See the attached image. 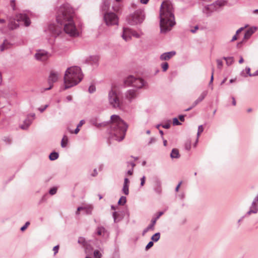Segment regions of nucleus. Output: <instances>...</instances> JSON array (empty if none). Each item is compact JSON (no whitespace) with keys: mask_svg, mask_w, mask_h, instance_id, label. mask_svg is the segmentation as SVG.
<instances>
[{"mask_svg":"<svg viewBox=\"0 0 258 258\" xmlns=\"http://www.w3.org/2000/svg\"><path fill=\"white\" fill-rule=\"evenodd\" d=\"M98 175V172L96 169H94L93 170V173L91 174V175L93 177H95Z\"/></svg>","mask_w":258,"mask_h":258,"instance_id":"obj_60","label":"nucleus"},{"mask_svg":"<svg viewBox=\"0 0 258 258\" xmlns=\"http://www.w3.org/2000/svg\"><path fill=\"white\" fill-rule=\"evenodd\" d=\"M208 93V91L207 90L203 91L198 98L202 102L207 96Z\"/></svg>","mask_w":258,"mask_h":258,"instance_id":"obj_32","label":"nucleus"},{"mask_svg":"<svg viewBox=\"0 0 258 258\" xmlns=\"http://www.w3.org/2000/svg\"><path fill=\"white\" fill-rule=\"evenodd\" d=\"M58 248H59L58 245H56L53 247V250L54 251V254H55L56 253L58 252Z\"/></svg>","mask_w":258,"mask_h":258,"instance_id":"obj_64","label":"nucleus"},{"mask_svg":"<svg viewBox=\"0 0 258 258\" xmlns=\"http://www.w3.org/2000/svg\"><path fill=\"white\" fill-rule=\"evenodd\" d=\"M160 237V233L159 232H157L151 237V239L153 242H157L159 240Z\"/></svg>","mask_w":258,"mask_h":258,"instance_id":"obj_31","label":"nucleus"},{"mask_svg":"<svg viewBox=\"0 0 258 258\" xmlns=\"http://www.w3.org/2000/svg\"><path fill=\"white\" fill-rule=\"evenodd\" d=\"M17 42H16L13 39H6L4 40L3 42L0 44V52H3L10 48Z\"/></svg>","mask_w":258,"mask_h":258,"instance_id":"obj_13","label":"nucleus"},{"mask_svg":"<svg viewBox=\"0 0 258 258\" xmlns=\"http://www.w3.org/2000/svg\"><path fill=\"white\" fill-rule=\"evenodd\" d=\"M93 209V207L92 205H84L81 207H79L77 208V211L76 212V214L79 215L80 214V211H83L85 214L87 215H91L92 214Z\"/></svg>","mask_w":258,"mask_h":258,"instance_id":"obj_19","label":"nucleus"},{"mask_svg":"<svg viewBox=\"0 0 258 258\" xmlns=\"http://www.w3.org/2000/svg\"><path fill=\"white\" fill-rule=\"evenodd\" d=\"M217 67L218 69H221L223 66V61L221 59L217 60Z\"/></svg>","mask_w":258,"mask_h":258,"instance_id":"obj_50","label":"nucleus"},{"mask_svg":"<svg viewBox=\"0 0 258 258\" xmlns=\"http://www.w3.org/2000/svg\"><path fill=\"white\" fill-rule=\"evenodd\" d=\"M203 131H204V127H203V125H199L198 127V130L197 139L196 140V142H198L199 137L200 136V134L203 132Z\"/></svg>","mask_w":258,"mask_h":258,"instance_id":"obj_38","label":"nucleus"},{"mask_svg":"<svg viewBox=\"0 0 258 258\" xmlns=\"http://www.w3.org/2000/svg\"><path fill=\"white\" fill-rule=\"evenodd\" d=\"M66 34L65 37L68 38V37L71 38L77 37L80 36V33H64Z\"/></svg>","mask_w":258,"mask_h":258,"instance_id":"obj_41","label":"nucleus"},{"mask_svg":"<svg viewBox=\"0 0 258 258\" xmlns=\"http://www.w3.org/2000/svg\"><path fill=\"white\" fill-rule=\"evenodd\" d=\"M48 105L46 104L43 107H39L38 110L42 113L48 107Z\"/></svg>","mask_w":258,"mask_h":258,"instance_id":"obj_57","label":"nucleus"},{"mask_svg":"<svg viewBox=\"0 0 258 258\" xmlns=\"http://www.w3.org/2000/svg\"><path fill=\"white\" fill-rule=\"evenodd\" d=\"M102 255L100 251L95 250L93 253L94 258H101Z\"/></svg>","mask_w":258,"mask_h":258,"instance_id":"obj_40","label":"nucleus"},{"mask_svg":"<svg viewBox=\"0 0 258 258\" xmlns=\"http://www.w3.org/2000/svg\"><path fill=\"white\" fill-rule=\"evenodd\" d=\"M135 163H132V168H131V169L127 171L126 174L127 175H132L133 174L134 168L135 167Z\"/></svg>","mask_w":258,"mask_h":258,"instance_id":"obj_44","label":"nucleus"},{"mask_svg":"<svg viewBox=\"0 0 258 258\" xmlns=\"http://www.w3.org/2000/svg\"><path fill=\"white\" fill-rule=\"evenodd\" d=\"M83 74L78 66L68 68L65 72L63 81L64 89H67L78 84L83 79Z\"/></svg>","mask_w":258,"mask_h":258,"instance_id":"obj_4","label":"nucleus"},{"mask_svg":"<svg viewBox=\"0 0 258 258\" xmlns=\"http://www.w3.org/2000/svg\"><path fill=\"white\" fill-rule=\"evenodd\" d=\"M145 18L144 12L142 10H138L131 15L127 18L128 23L134 25L142 23Z\"/></svg>","mask_w":258,"mask_h":258,"instance_id":"obj_8","label":"nucleus"},{"mask_svg":"<svg viewBox=\"0 0 258 258\" xmlns=\"http://www.w3.org/2000/svg\"><path fill=\"white\" fill-rule=\"evenodd\" d=\"M57 188L53 187L50 189L49 190V194L51 195H54L56 193Z\"/></svg>","mask_w":258,"mask_h":258,"instance_id":"obj_45","label":"nucleus"},{"mask_svg":"<svg viewBox=\"0 0 258 258\" xmlns=\"http://www.w3.org/2000/svg\"><path fill=\"white\" fill-rule=\"evenodd\" d=\"M96 91V87L94 85H91L88 89L90 93H93Z\"/></svg>","mask_w":258,"mask_h":258,"instance_id":"obj_46","label":"nucleus"},{"mask_svg":"<svg viewBox=\"0 0 258 258\" xmlns=\"http://www.w3.org/2000/svg\"><path fill=\"white\" fill-rule=\"evenodd\" d=\"M103 19L108 26L118 25V17L113 12H106L104 14Z\"/></svg>","mask_w":258,"mask_h":258,"instance_id":"obj_9","label":"nucleus"},{"mask_svg":"<svg viewBox=\"0 0 258 258\" xmlns=\"http://www.w3.org/2000/svg\"><path fill=\"white\" fill-rule=\"evenodd\" d=\"M117 3L121 2V0H115ZM120 9V6L118 4L114 5L112 6V10L115 12H118Z\"/></svg>","mask_w":258,"mask_h":258,"instance_id":"obj_37","label":"nucleus"},{"mask_svg":"<svg viewBox=\"0 0 258 258\" xmlns=\"http://www.w3.org/2000/svg\"><path fill=\"white\" fill-rule=\"evenodd\" d=\"M223 59L225 60L228 66L232 64L234 60L233 57H224Z\"/></svg>","mask_w":258,"mask_h":258,"instance_id":"obj_34","label":"nucleus"},{"mask_svg":"<svg viewBox=\"0 0 258 258\" xmlns=\"http://www.w3.org/2000/svg\"><path fill=\"white\" fill-rule=\"evenodd\" d=\"M153 189L154 191L158 195H160L162 193L161 181L158 178H156L154 179Z\"/></svg>","mask_w":258,"mask_h":258,"instance_id":"obj_20","label":"nucleus"},{"mask_svg":"<svg viewBox=\"0 0 258 258\" xmlns=\"http://www.w3.org/2000/svg\"><path fill=\"white\" fill-rule=\"evenodd\" d=\"M78 242L80 244L82 245L83 247H85V252L87 253V248L86 247L87 246V243L84 237H80L78 238Z\"/></svg>","mask_w":258,"mask_h":258,"instance_id":"obj_29","label":"nucleus"},{"mask_svg":"<svg viewBox=\"0 0 258 258\" xmlns=\"http://www.w3.org/2000/svg\"><path fill=\"white\" fill-rule=\"evenodd\" d=\"M201 102V100H200L199 99L197 98L192 104V107H195Z\"/></svg>","mask_w":258,"mask_h":258,"instance_id":"obj_55","label":"nucleus"},{"mask_svg":"<svg viewBox=\"0 0 258 258\" xmlns=\"http://www.w3.org/2000/svg\"><path fill=\"white\" fill-rule=\"evenodd\" d=\"M68 139L66 136L62 138L61 142V146L62 148H65L68 144Z\"/></svg>","mask_w":258,"mask_h":258,"instance_id":"obj_35","label":"nucleus"},{"mask_svg":"<svg viewBox=\"0 0 258 258\" xmlns=\"http://www.w3.org/2000/svg\"><path fill=\"white\" fill-rule=\"evenodd\" d=\"M162 127L164 128L168 129L170 127V123H167L162 125Z\"/></svg>","mask_w":258,"mask_h":258,"instance_id":"obj_63","label":"nucleus"},{"mask_svg":"<svg viewBox=\"0 0 258 258\" xmlns=\"http://www.w3.org/2000/svg\"><path fill=\"white\" fill-rule=\"evenodd\" d=\"M248 25H245L243 27H241L240 28H239V29H238L236 31V32H241L242 31H244L246 28H248Z\"/></svg>","mask_w":258,"mask_h":258,"instance_id":"obj_47","label":"nucleus"},{"mask_svg":"<svg viewBox=\"0 0 258 258\" xmlns=\"http://www.w3.org/2000/svg\"><path fill=\"white\" fill-rule=\"evenodd\" d=\"M176 54L175 51H171L162 53L160 56V59L161 60H168Z\"/></svg>","mask_w":258,"mask_h":258,"instance_id":"obj_24","label":"nucleus"},{"mask_svg":"<svg viewBox=\"0 0 258 258\" xmlns=\"http://www.w3.org/2000/svg\"><path fill=\"white\" fill-rule=\"evenodd\" d=\"M201 102V100H200L199 99L197 98L192 104V107H195Z\"/></svg>","mask_w":258,"mask_h":258,"instance_id":"obj_56","label":"nucleus"},{"mask_svg":"<svg viewBox=\"0 0 258 258\" xmlns=\"http://www.w3.org/2000/svg\"><path fill=\"white\" fill-rule=\"evenodd\" d=\"M108 99L109 104L112 107L121 109L123 107L122 101L119 98V94L116 91L113 89H111L108 92Z\"/></svg>","mask_w":258,"mask_h":258,"instance_id":"obj_6","label":"nucleus"},{"mask_svg":"<svg viewBox=\"0 0 258 258\" xmlns=\"http://www.w3.org/2000/svg\"><path fill=\"white\" fill-rule=\"evenodd\" d=\"M173 124L174 125H179L181 124V123L177 118L175 117L173 119Z\"/></svg>","mask_w":258,"mask_h":258,"instance_id":"obj_49","label":"nucleus"},{"mask_svg":"<svg viewBox=\"0 0 258 258\" xmlns=\"http://www.w3.org/2000/svg\"><path fill=\"white\" fill-rule=\"evenodd\" d=\"M124 83L126 86H132L137 89H141L146 87L147 83L143 79L140 78H136L133 76H129L124 80Z\"/></svg>","mask_w":258,"mask_h":258,"instance_id":"obj_7","label":"nucleus"},{"mask_svg":"<svg viewBox=\"0 0 258 258\" xmlns=\"http://www.w3.org/2000/svg\"><path fill=\"white\" fill-rule=\"evenodd\" d=\"M248 216H245L244 215L242 217H241L237 221V223L239 225H240V223L242 221V220H243V219L245 218V217H248Z\"/></svg>","mask_w":258,"mask_h":258,"instance_id":"obj_62","label":"nucleus"},{"mask_svg":"<svg viewBox=\"0 0 258 258\" xmlns=\"http://www.w3.org/2000/svg\"><path fill=\"white\" fill-rule=\"evenodd\" d=\"M127 128V124L118 115H111L110 127L108 129V132L109 135L108 144L110 145L111 140H115L118 142L122 141L125 137Z\"/></svg>","mask_w":258,"mask_h":258,"instance_id":"obj_3","label":"nucleus"},{"mask_svg":"<svg viewBox=\"0 0 258 258\" xmlns=\"http://www.w3.org/2000/svg\"><path fill=\"white\" fill-rule=\"evenodd\" d=\"M163 214V212H159L157 213L156 217L153 218L151 220V223L143 231L142 235H145L147 232L150 230H154V226L157 220Z\"/></svg>","mask_w":258,"mask_h":258,"instance_id":"obj_11","label":"nucleus"},{"mask_svg":"<svg viewBox=\"0 0 258 258\" xmlns=\"http://www.w3.org/2000/svg\"><path fill=\"white\" fill-rule=\"evenodd\" d=\"M258 30L256 26H252L249 27L245 32H254Z\"/></svg>","mask_w":258,"mask_h":258,"instance_id":"obj_42","label":"nucleus"},{"mask_svg":"<svg viewBox=\"0 0 258 258\" xmlns=\"http://www.w3.org/2000/svg\"><path fill=\"white\" fill-rule=\"evenodd\" d=\"M35 117V114L34 113H30L28 114L27 118L24 121L23 123L20 126V127L22 130H27L32 123V121L34 119Z\"/></svg>","mask_w":258,"mask_h":258,"instance_id":"obj_15","label":"nucleus"},{"mask_svg":"<svg viewBox=\"0 0 258 258\" xmlns=\"http://www.w3.org/2000/svg\"><path fill=\"white\" fill-rule=\"evenodd\" d=\"M141 33H121V37L126 42L131 41L132 37H135L137 38L141 37Z\"/></svg>","mask_w":258,"mask_h":258,"instance_id":"obj_22","label":"nucleus"},{"mask_svg":"<svg viewBox=\"0 0 258 258\" xmlns=\"http://www.w3.org/2000/svg\"><path fill=\"white\" fill-rule=\"evenodd\" d=\"M24 22L25 26L28 27L31 24L28 14L19 13L16 15L15 18H10L9 19L8 27L11 30H14L19 27V22Z\"/></svg>","mask_w":258,"mask_h":258,"instance_id":"obj_5","label":"nucleus"},{"mask_svg":"<svg viewBox=\"0 0 258 258\" xmlns=\"http://www.w3.org/2000/svg\"><path fill=\"white\" fill-rule=\"evenodd\" d=\"M159 18L161 32L171 31L176 24L174 9L171 2H163L160 6Z\"/></svg>","mask_w":258,"mask_h":258,"instance_id":"obj_2","label":"nucleus"},{"mask_svg":"<svg viewBox=\"0 0 258 258\" xmlns=\"http://www.w3.org/2000/svg\"><path fill=\"white\" fill-rule=\"evenodd\" d=\"M145 182V176H143V177L141 178V186H143Z\"/></svg>","mask_w":258,"mask_h":258,"instance_id":"obj_61","label":"nucleus"},{"mask_svg":"<svg viewBox=\"0 0 258 258\" xmlns=\"http://www.w3.org/2000/svg\"><path fill=\"white\" fill-rule=\"evenodd\" d=\"M95 234L99 237L106 238L109 235L107 230L102 226H99L97 227Z\"/></svg>","mask_w":258,"mask_h":258,"instance_id":"obj_18","label":"nucleus"},{"mask_svg":"<svg viewBox=\"0 0 258 258\" xmlns=\"http://www.w3.org/2000/svg\"><path fill=\"white\" fill-rule=\"evenodd\" d=\"M154 243L153 241H150L147 245L146 246L145 249L148 250L153 246Z\"/></svg>","mask_w":258,"mask_h":258,"instance_id":"obj_48","label":"nucleus"},{"mask_svg":"<svg viewBox=\"0 0 258 258\" xmlns=\"http://www.w3.org/2000/svg\"><path fill=\"white\" fill-rule=\"evenodd\" d=\"M217 11V10L216 9V7H215L214 3L205 6L203 9V12L207 16H210L213 12Z\"/></svg>","mask_w":258,"mask_h":258,"instance_id":"obj_23","label":"nucleus"},{"mask_svg":"<svg viewBox=\"0 0 258 258\" xmlns=\"http://www.w3.org/2000/svg\"><path fill=\"white\" fill-rule=\"evenodd\" d=\"M50 53L44 50H39L35 54V58L38 60L46 61L50 56Z\"/></svg>","mask_w":258,"mask_h":258,"instance_id":"obj_14","label":"nucleus"},{"mask_svg":"<svg viewBox=\"0 0 258 258\" xmlns=\"http://www.w3.org/2000/svg\"><path fill=\"white\" fill-rule=\"evenodd\" d=\"M184 147H185V149L186 150L189 151L190 149V148H191L190 143L189 142H186L185 143Z\"/></svg>","mask_w":258,"mask_h":258,"instance_id":"obj_51","label":"nucleus"},{"mask_svg":"<svg viewBox=\"0 0 258 258\" xmlns=\"http://www.w3.org/2000/svg\"><path fill=\"white\" fill-rule=\"evenodd\" d=\"M258 212V192L253 199L249 210L246 213L245 216H250L251 214H255Z\"/></svg>","mask_w":258,"mask_h":258,"instance_id":"obj_10","label":"nucleus"},{"mask_svg":"<svg viewBox=\"0 0 258 258\" xmlns=\"http://www.w3.org/2000/svg\"><path fill=\"white\" fill-rule=\"evenodd\" d=\"M170 157L172 159H178L180 157L179 151L177 149H173L170 153Z\"/></svg>","mask_w":258,"mask_h":258,"instance_id":"obj_28","label":"nucleus"},{"mask_svg":"<svg viewBox=\"0 0 258 258\" xmlns=\"http://www.w3.org/2000/svg\"><path fill=\"white\" fill-rule=\"evenodd\" d=\"M110 8V3L108 0H103L102 4L101 6V10L104 12L105 13L108 12Z\"/></svg>","mask_w":258,"mask_h":258,"instance_id":"obj_25","label":"nucleus"},{"mask_svg":"<svg viewBox=\"0 0 258 258\" xmlns=\"http://www.w3.org/2000/svg\"><path fill=\"white\" fill-rule=\"evenodd\" d=\"M11 6L13 10H15L16 9V6H15V1L14 0L11 1Z\"/></svg>","mask_w":258,"mask_h":258,"instance_id":"obj_59","label":"nucleus"},{"mask_svg":"<svg viewBox=\"0 0 258 258\" xmlns=\"http://www.w3.org/2000/svg\"><path fill=\"white\" fill-rule=\"evenodd\" d=\"M156 141V139L155 137H152L150 139V140L148 143V145H150L153 143H155Z\"/></svg>","mask_w":258,"mask_h":258,"instance_id":"obj_52","label":"nucleus"},{"mask_svg":"<svg viewBox=\"0 0 258 258\" xmlns=\"http://www.w3.org/2000/svg\"><path fill=\"white\" fill-rule=\"evenodd\" d=\"M58 78V73L57 72H54L53 71H51L50 72L49 78H48V83L50 85L49 87L45 88V90H49L51 89L53 86V84L56 82Z\"/></svg>","mask_w":258,"mask_h":258,"instance_id":"obj_17","label":"nucleus"},{"mask_svg":"<svg viewBox=\"0 0 258 258\" xmlns=\"http://www.w3.org/2000/svg\"><path fill=\"white\" fill-rule=\"evenodd\" d=\"M205 31L207 30L206 26L203 25H196L194 29L190 30V32H196L197 31Z\"/></svg>","mask_w":258,"mask_h":258,"instance_id":"obj_27","label":"nucleus"},{"mask_svg":"<svg viewBox=\"0 0 258 258\" xmlns=\"http://www.w3.org/2000/svg\"><path fill=\"white\" fill-rule=\"evenodd\" d=\"M111 258H120V255L118 252H115L113 253Z\"/></svg>","mask_w":258,"mask_h":258,"instance_id":"obj_58","label":"nucleus"},{"mask_svg":"<svg viewBox=\"0 0 258 258\" xmlns=\"http://www.w3.org/2000/svg\"><path fill=\"white\" fill-rule=\"evenodd\" d=\"M214 4L218 11L222 7L225 6L227 4V2L224 0H217Z\"/></svg>","mask_w":258,"mask_h":258,"instance_id":"obj_26","label":"nucleus"},{"mask_svg":"<svg viewBox=\"0 0 258 258\" xmlns=\"http://www.w3.org/2000/svg\"><path fill=\"white\" fill-rule=\"evenodd\" d=\"M161 67L163 72H165L167 70L169 67L168 63L166 62H163L161 64Z\"/></svg>","mask_w":258,"mask_h":258,"instance_id":"obj_43","label":"nucleus"},{"mask_svg":"<svg viewBox=\"0 0 258 258\" xmlns=\"http://www.w3.org/2000/svg\"><path fill=\"white\" fill-rule=\"evenodd\" d=\"M99 118L97 116H92L89 119V122L97 128H101L107 126L108 124V122L103 121L98 122Z\"/></svg>","mask_w":258,"mask_h":258,"instance_id":"obj_16","label":"nucleus"},{"mask_svg":"<svg viewBox=\"0 0 258 258\" xmlns=\"http://www.w3.org/2000/svg\"><path fill=\"white\" fill-rule=\"evenodd\" d=\"M74 16V9L69 4L61 5L56 13V20L60 27L54 24H51L48 26V30L50 32H61L60 29L63 28L64 32H76Z\"/></svg>","mask_w":258,"mask_h":258,"instance_id":"obj_1","label":"nucleus"},{"mask_svg":"<svg viewBox=\"0 0 258 258\" xmlns=\"http://www.w3.org/2000/svg\"><path fill=\"white\" fill-rule=\"evenodd\" d=\"M30 224V222H27L25 225L24 226H23L21 228V230L22 231H24L27 228V227Z\"/></svg>","mask_w":258,"mask_h":258,"instance_id":"obj_54","label":"nucleus"},{"mask_svg":"<svg viewBox=\"0 0 258 258\" xmlns=\"http://www.w3.org/2000/svg\"><path fill=\"white\" fill-rule=\"evenodd\" d=\"M125 95L127 100L130 101H132L137 97L138 92L136 90L130 89L126 92Z\"/></svg>","mask_w":258,"mask_h":258,"instance_id":"obj_21","label":"nucleus"},{"mask_svg":"<svg viewBox=\"0 0 258 258\" xmlns=\"http://www.w3.org/2000/svg\"><path fill=\"white\" fill-rule=\"evenodd\" d=\"M59 157L58 153L56 152L51 153L49 156V159L51 161H54L57 159Z\"/></svg>","mask_w":258,"mask_h":258,"instance_id":"obj_30","label":"nucleus"},{"mask_svg":"<svg viewBox=\"0 0 258 258\" xmlns=\"http://www.w3.org/2000/svg\"><path fill=\"white\" fill-rule=\"evenodd\" d=\"M126 202V199L125 197L121 196L119 199L118 204L120 205H123Z\"/></svg>","mask_w":258,"mask_h":258,"instance_id":"obj_39","label":"nucleus"},{"mask_svg":"<svg viewBox=\"0 0 258 258\" xmlns=\"http://www.w3.org/2000/svg\"><path fill=\"white\" fill-rule=\"evenodd\" d=\"M113 217L114 219V222L115 223L118 222L121 220V218L119 217V214H118L117 212H114L113 213Z\"/></svg>","mask_w":258,"mask_h":258,"instance_id":"obj_33","label":"nucleus"},{"mask_svg":"<svg viewBox=\"0 0 258 258\" xmlns=\"http://www.w3.org/2000/svg\"><path fill=\"white\" fill-rule=\"evenodd\" d=\"M99 56L97 55H90L84 60V63L91 65L93 68H97L99 65Z\"/></svg>","mask_w":258,"mask_h":258,"instance_id":"obj_12","label":"nucleus"},{"mask_svg":"<svg viewBox=\"0 0 258 258\" xmlns=\"http://www.w3.org/2000/svg\"><path fill=\"white\" fill-rule=\"evenodd\" d=\"M122 191L125 195H128L129 194V185L123 184Z\"/></svg>","mask_w":258,"mask_h":258,"instance_id":"obj_36","label":"nucleus"},{"mask_svg":"<svg viewBox=\"0 0 258 258\" xmlns=\"http://www.w3.org/2000/svg\"><path fill=\"white\" fill-rule=\"evenodd\" d=\"M213 80H214V69L213 68L212 69V75H211V79H210V81L209 84V86H211V85H212L213 84Z\"/></svg>","mask_w":258,"mask_h":258,"instance_id":"obj_53","label":"nucleus"}]
</instances>
